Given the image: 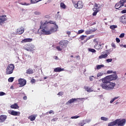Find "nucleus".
Instances as JSON below:
<instances>
[{"instance_id":"f257e3e1","label":"nucleus","mask_w":126,"mask_h":126,"mask_svg":"<svg viewBox=\"0 0 126 126\" xmlns=\"http://www.w3.org/2000/svg\"><path fill=\"white\" fill-rule=\"evenodd\" d=\"M59 29V26L56 24V22L50 21L48 22L46 21L44 23L40 22V29H38L37 32L40 34V30L41 34L43 35H51L52 33L57 32Z\"/></svg>"},{"instance_id":"f03ea898","label":"nucleus","mask_w":126,"mask_h":126,"mask_svg":"<svg viewBox=\"0 0 126 126\" xmlns=\"http://www.w3.org/2000/svg\"><path fill=\"white\" fill-rule=\"evenodd\" d=\"M118 79V75L117 74H112L103 78L99 80V81L102 80V83L100 84L101 87L102 89L105 90H113L115 86H116V83L111 82L112 80H116Z\"/></svg>"},{"instance_id":"7ed1b4c3","label":"nucleus","mask_w":126,"mask_h":126,"mask_svg":"<svg viewBox=\"0 0 126 126\" xmlns=\"http://www.w3.org/2000/svg\"><path fill=\"white\" fill-rule=\"evenodd\" d=\"M126 125V119H117L115 121L108 123V126H124Z\"/></svg>"},{"instance_id":"20e7f679","label":"nucleus","mask_w":126,"mask_h":126,"mask_svg":"<svg viewBox=\"0 0 126 126\" xmlns=\"http://www.w3.org/2000/svg\"><path fill=\"white\" fill-rule=\"evenodd\" d=\"M60 46H57L56 49L58 51L62 52L63 49V47H66L67 44H68V41L67 40H61L59 43Z\"/></svg>"},{"instance_id":"39448f33","label":"nucleus","mask_w":126,"mask_h":126,"mask_svg":"<svg viewBox=\"0 0 126 126\" xmlns=\"http://www.w3.org/2000/svg\"><path fill=\"white\" fill-rule=\"evenodd\" d=\"M14 70V64L12 63L9 64L7 67L6 74H12Z\"/></svg>"},{"instance_id":"423d86ee","label":"nucleus","mask_w":126,"mask_h":126,"mask_svg":"<svg viewBox=\"0 0 126 126\" xmlns=\"http://www.w3.org/2000/svg\"><path fill=\"white\" fill-rule=\"evenodd\" d=\"M122 1H123V0H120L119 2L116 4L115 6L116 9H118L119 10H123V9L125 8V6H124V4L122 3Z\"/></svg>"},{"instance_id":"0eeeda50","label":"nucleus","mask_w":126,"mask_h":126,"mask_svg":"<svg viewBox=\"0 0 126 126\" xmlns=\"http://www.w3.org/2000/svg\"><path fill=\"white\" fill-rule=\"evenodd\" d=\"M74 6L75 8H77L78 9L83 8V3L81 1H79L74 3Z\"/></svg>"},{"instance_id":"6e6552de","label":"nucleus","mask_w":126,"mask_h":126,"mask_svg":"<svg viewBox=\"0 0 126 126\" xmlns=\"http://www.w3.org/2000/svg\"><path fill=\"white\" fill-rule=\"evenodd\" d=\"M94 42H95V44L94 45V48L96 50H102L103 47H102V44H98V41H96V39L94 40Z\"/></svg>"},{"instance_id":"1a4fd4ad","label":"nucleus","mask_w":126,"mask_h":126,"mask_svg":"<svg viewBox=\"0 0 126 126\" xmlns=\"http://www.w3.org/2000/svg\"><path fill=\"white\" fill-rule=\"evenodd\" d=\"M6 17V15H3L2 16L0 15V25H2L7 20V19L5 18Z\"/></svg>"},{"instance_id":"9d476101","label":"nucleus","mask_w":126,"mask_h":126,"mask_svg":"<svg viewBox=\"0 0 126 126\" xmlns=\"http://www.w3.org/2000/svg\"><path fill=\"white\" fill-rule=\"evenodd\" d=\"M23 33H24V28L23 27L19 28L17 29L16 32L17 35H21V34H23Z\"/></svg>"},{"instance_id":"9b49d317","label":"nucleus","mask_w":126,"mask_h":126,"mask_svg":"<svg viewBox=\"0 0 126 126\" xmlns=\"http://www.w3.org/2000/svg\"><path fill=\"white\" fill-rule=\"evenodd\" d=\"M19 84L20 85V87H23V86H25L26 85V80L23 79H19L18 80Z\"/></svg>"},{"instance_id":"f8f14e48","label":"nucleus","mask_w":126,"mask_h":126,"mask_svg":"<svg viewBox=\"0 0 126 126\" xmlns=\"http://www.w3.org/2000/svg\"><path fill=\"white\" fill-rule=\"evenodd\" d=\"M7 119V116L5 115H0V123H4L6 119Z\"/></svg>"},{"instance_id":"ddd939ff","label":"nucleus","mask_w":126,"mask_h":126,"mask_svg":"<svg viewBox=\"0 0 126 126\" xmlns=\"http://www.w3.org/2000/svg\"><path fill=\"white\" fill-rule=\"evenodd\" d=\"M37 117V115H32L28 117V119L30 120L31 122H33V121H35L36 120V117Z\"/></svg>"},{"instance_id":"4468645a","label":"nucleus","mask_w":126,"mask_h":126,"mask_svg":"<svg viewBox=\"0 0 126 126\" xmlns=\"http://www.w3.org/2000/svg\"><path fill=\"white\" fill-rule=\"evenodd\" d=\"M54 72H61V71H64V69L58 67L54 69Z\"/></svg>"},{"instance_id":"2eb2a0df","label":"nucleus","mask_w":126,"mask_h":126,"mask_svg":"<svg viewBox=\"0 0 126 126\" xmlns=\"http://www.w3.org/2000/svg\"><path fill=\"white\" fill-rule=\"evenodd\" d=\"M120 21L122 23H126V14H124L121 17Z\"/></svg>"},{"instance_id":"dca6fc26","label":"nucleus","mask_w":126,"mask_h":126,"mask_svg":"<svg viewBox=\"0 0 126 126\" xmlns=\"http://www.w3.org/2000/svg\"><path fill=\"white\" fill-rule=\"evenodd\" d=\"M32 41H33L32 38H25L22 40L21 43H30V42H32Z\"/></svg>"},{"instance_id":"f3484780","label":"nucleus","mask_w":126,"mask_h":126,"mask_svg":"<svg viewBox=\"0 0 126 126\" xmlns=\"http://www.w3.org/2000/svg\"><path fill=\"white\" fill-rule=\"evenodd\" d=\"M9 114L12 116H18V112L15 111L14 110L9 111Z\"/></svg>"},{"instance_id":"a211bd4d","label":"nucleus","mask_w":126,"mask_h":126,"mask_svg":"<svg viewBox=\"0 0 126 126\" xmlns=\"http://www.w3.org/2000/svg\"><path fill=\"white\" fill-rule=\"evenodd\" d=\"M27 74H33L34 73V71H33V69L29 68L26 70Z\"/></svg>"},{"instance_id":"6ab92c4d","label":"nucleus","mask_w":126,"mask_h":126,"mask_svg":"<svg viewBox=\"0 0 126 126\" xmlns=\"http://www.w3.org/2000/svg\"><path fill=\"white\" fill-rule=\"evenodd\" d=\"M77 100V99L76 98H72L71 99H69L66 104H72V103H74V102L76 101Z\"/></svg>"},{"instance_id":"aec40b11","label":"nucleus","mask_w":126,"mask_h":126,"mask_svg":"<svg viewBox=\"0 0 126 126\" xmlns=\"http://www.w3.org/2000/svg\"><path fill=\"white\" fill-rule=\"evenodd\" d=\"M10 108H11V109H19V106H18L17 103H15L14 104L11 105Z\"/></svg>"},{"instance_id":"412c9836","label":"nucleus","mask_w":126,"mask_h":126,"mask_svg":"<svg viewBox=\"0 0 126 126\" xmlns=\"http://www.w3.org/2000/svg\"><path fill=\"white\" fill-rule=\"evenodd\" d=\"M84 89H85L86 91H87V92L90 93V92H92L93 91V90H92V89H91V88H90L89 87L85 86Z\"/></svg>"},{"instance_id":"4be33fe9","label":"nucleus","mask_w":126,"mask_h":126,"mask_svg":"<svg viewBox=\"0 0 126 126\" xmlns=\"http://www.w3.org/2000/svg\"><path fill=\"white\" fill-rule=\"evenodd\" d=\"M108 57V54H102L101 55L99 56V59L101 60V59H106Z\"/></svg>"},{"instance_id":"5701e85b","label":"nucleus","mask_w":126,"mask_h":126,"mask_svg":"<svg viewBox=\"0 0 126 126\" xmlns=\"http://www.w3.org/2000/svg\"><path fill=\"white\" fill-rule=\"evenodd\" d=\"M93 9L94 11L93 13V16H96V15H97V13L99 12V10H96L95 9Z\"/></svg>"},{"instance_id":"b1692460","label":"nucleus","mask_w":126,"mask_h":126,"mask_svg":"<svg viewBox=\"0 0 126 126\" xmlns=\"http://www.w3.org/2000/svg\"><path fill=\"white\" fill-rule=\"evenodd\" d=\"M121 2L123 3V5L124 6V9H126V0H122Z\"/></svg>"},{"instance_id":"393cba45","label":"nucleus","mask_w":126,"mask_h":126,"mask_svg":"<svg viewBox=\"0 0 126 126\" xmlns=\"http://www.w3.org/2000/svg\"><path fill=\"white\" fill-rule=\"evenodd\" d=\"M86 123H85V121H84V120H83V121H82L81 122H80L78 125L80 126H84V125H86Z\"/></svg>"},{"instance_id":"a878e982","label":"nucleus","mask_w":126,"mask_h":126,"mask_svg":"<svg viewBox=\"0 0 126 126\" xmlns=\"http://www.w3.org/2000/svg\"><path fill=\"white\" fill-rule=\"evenodd\" d=\"M86 37H87V35H81V36H80L79 39L80 40H81V41H83V40H84V39H85V38H86Z\"/></svg>"},{"instance_id":"bb28decb","label":"nucleus","mask_w":126,"mask_h":126,"mask_svg":"<svg viewBox=\"0 0 126 126\" xmlns=\"http://www.w3.org/2000/svg\"><path fill=\"white\" fill-rule=\"evenodd\" d=\"M88 51H89V52H91V53H96V51L94 49L89 48Z\"/></svg>"},{"instance_id":"cd10ccee","label":"nucleus","mask_w":126,"mask_h":126,"mask_svg":"<svg viewBox=\"0 0 126 126\" xmlns=\"http://www.w3.org/2000/svg\"><path fill=\"white\" fill-rule=\"evenodd\" d=\"M60 5H61V7H62V8H63L64 9H65V7H66V6L65 5V4L63 2L61 3Z\"/></svg>"},{"instance_id":"c85d7f7f","label":"nucleus","mask_w":126,"mask_h":126,"mask_svg":"<svg viewBox=\"0 0 126 126\" xmlns=\"http://www.w3.org/2000/svg\"><path fill=\"white\" fill-rule=\"evenodd\" d=\"M13 80H14V78L11 77L8 79V82H13Z\"/></svg>"},{"instance_id":"c756f323","label":"nucleus","mask_w":126,"mask_h":126,"mask_svg":"<svg viewBox=\"0 0 126 126\" xmlns=\"http://www.w3.org/2000/svg\"><path fill=\"white\" fill-rule=\"evenodd\" d=\"M103 75H104V73H103V72H99V73H97V77H100L101 76H103Z\"/></svg>"},{"instance_id":"7c9ffc66","label":"nucleus","mask_w":126,"mask_h":126,"mask_svg":"<svg viewBox=\"0 0 126 126\" xmlns=\"http://www.w3.org/2000/svg\"><path fill=\"white\" fill-rule=\"evenodd\" d=\"M117 26L115 25H112L110 26V29H112V30H114V29H116V28H117Z\"/></svg>"},{"instance_id":"2f4dec72","label":"nucleus","mask_w":126,"mask_h":126,"mask_svg":"<svg viewBox=\"0 0 126 126\" xmlns=\"http://www.w3.org/2000/svg\"><path fill=\"white\" fill-rule=\"evenodd\" d=\"M25 50H26V51H28L30 52H32L33 51L32 50V47L25 48Z\"/></svg>"},{"instance_id":"473e14b6","label":"nucleus","mask_w":126,"mask_h":126,"mask_svg":"<svg viewBox=\"0 0 126 126\" xmlns=\"http://www.w3.org/2000/svg\"><path fill=\"white\" fill-rule=\"evenodd\" d=\"M31 3H37V2H39V0H31Z\"/></svg>"},{"instance_id":"72a5a7b5","label":"nucleus","mask_w":126,"mask_h":126,"mask_svg":"<svg viewBox=\"0 0 126 126\" xmlns=\"http://www.w3.org/2000/svg\"><path fill=\"white\" fill-rule=\"evenodd\" d=\"M107 73H108V74H110V73H115L114 74H117V72L114 71L113 72L112 70H108L107 71Z\"/></svg>"},{"instance_id":"f704fd0d","label":"nucleus","mask_w":126,"mask_h":126,"mask_svg":"<svg viewBox=\"0 0 126 126\" xmlns=\"http://www.w3.org/2000/svg\"><path fill=\"white\" fill-rule=\"evenodd\" d=\"M119 97V96L115 97L114 98L112 99V100L110 101V103H113V102L115 101V100H117V99H118Z\"/></svg>"},{"instance_id":"c9c22d12","label":"nucleus","mask_w":126,"mask_h":126,"mask_svg":"<svg viewBox=\"0 0 126 126\" xmlns=\"http://www.w3.org/2000/svg\"><path fill=\"white\" fill-rule=\"evenodd\" d=\"M102 67H104V65L101 64V65H98L97 66V69H100V68H102Z\"/></svg>"},{"instance_id":"e433bc0d","label":"nucleus","mask_w":126,"mask_h":126,"mask_svg":"<svg viewBox=\"0 0 126 126\" xmlns=\"http://www.w3.org/2000/svg\"><path fill=\"white\" fill-rule=\"evenodd\" d=\"M101 120L102 121H108V118L104 117H101Z\"/></svg>"},{"instance_id":"4c0bfd02","label":"nucleus","mask_w":126,"mask_h":126,"mask_svg":"<svg viewBox=\"0 0 126 126\" xmlns=\"http://www.w3.org/2000/svg\"><path fill=\"white\" fill-rule=\"evenodd\" d=\"M20 4H22V5H29L30 3L24 2V3H20Z\"/></svg>"},{"instance_id":"58836bf2","label":"nucleus","mask_w":126,"mask_h":126,"mask_svg":"<svg viewBox=\"0 0 126 126\" xmlns=\"http://www.w3.org/2000/svg\"><path fill=\"white\" fill-rule=\"evenodd\" d=\"M83 32H84V30H80L78 31V34H82V33H83Z\"/></svg>"},{"instance_id":"ea45409f","label":"nucleus","mask_w":126,"mask_h":126,"mask_svg":"<svg viewBox=\"0 0 126 126\" xmlns=\"http://www.w3.org/2000/svg\"><path fill=\"white\" fill-rule=\"evenodd\" d=\"M85 33L87 35H89V34H91V31H86Z\"/></svg>"},{"instance_id":"a19ab883","label":"nucleus","mask_w":126,"mask_h":126,"mask_svg":"<svg viewBox=\"0 0 126 126\" xmlns=\"http://www.w3.org/2000/svg\"><path fill=\"white\" fill-rule=\"evenodd\" d=\"M113 61V59H108L106 60V62L107 63H112V61Z\"/></svg>"},{"instance_id":"79ce46f5","label":"nucleus","mask_w":126,"mask_h":126,"mask_svg":"<svg viewBox=\"0 0 126 126\" xmlns=\"http://www.w3.org/2000/svg\"><path fill=\"white\" fill-rule=\"evenodd\" d=\"M84 122L85 123H86V124H88V123H90L91 122V120H86L85 121H84Z\"/></svg>"},{"instance_id":"37998d69","label":"nucleus","mask_w":126,"mask_h":126,"mask_svg":"<svg viewBox=\"0 0 126 126\" xmlns=\"http://www.w3.org/2000/svg\"><path fill=\"white\" fill-rule=\"evenodd\" d=\"M78 118H80V117L78 116H75L71 117V119H78Z\"/></svg>"},{"instance_id":"c03bdc74","label":"nucleus","mask_w":126,"mask_h":126,"mask_svg":"<svg viewBox=\"0 0 126 126\" xmlns=\"http://www.w3.org/2000/svg\"><path fill=\"white\" fill-rule=\"evenodd\" d=\"M120 38H124L125 37V33H121L120 36H119Z\"/></svg>"},{"instance_id":"a18cd8bd","label":"nucleus","mask_w":126,"mask_h":126,"mask_svg":"<svg viewBox=\"0 0 126 126\" xmlns=\"http://www.w3.org/2000/svg\"><path fill=\"white\" fill-rule=\"evenodd\" d=\"M4 95H5V93L2 92H0V96H3Z\"/></svg>"},{"instance_id":"49530a36","label":"nucleus","mask_w":126,"mask_h":126,"mask_svg":"<svg viewBox=\"0 0 126 126\" xmlns=\"http://www.w3.org/2000/svg\"><path fill=\"white\" fill-rule=\"evenodd\" d=\"M116 41L117 42V43H120V42H121V40H120V38L117 37L116 38Z\"/></svg>"},{"instance_id":"de8ad7c7","label":"nucleus","mask_w":126,"mask_h":126,"mask_svg":"<svg viewBox=\"0 0 126 126\" xmlns=\"http://www.w3.org/2000/svg\"><path fill=\"white\" fill-rule=\"evenodd\" d=\"M58 95H59L60 96H63V92H60L58 93Z\"/></svg>"},{"instance_id":"09e8293b","label":"nucleus","mask_w":126,"mask_h":126,"mask_svg":"<svg viewBox=\"0 0 126 126\" xmlns=\"http://www.w3.org/2000/svg\"><path fill=\"white\" fill-rule=\"evenodd\" d=\"M121 13L122 14H125L126 13V9H123L122 11H121Z\"/></svg>"},{"instance_id":"8fccbe9b","label":"nucleus","mask_w":126,"mask_h":126,"mask_svg":"<svg viewBox=\"0 0 126 126\" xmlns=\"http://www.w3.org/2000/svg\"><path fill=\"white\" fill-rule=\"evenodd\" d=\"M35 82H36V81L34 79H32L31 80V83H35Z\"/></svg>"},{"instance_id":"3c124183","label":"nucleus","mask_w":126,"mask_h":126,"mask_svg":"<svg viewBox=\"0 0 126 126\" xmlns=\"http://www.w3.org/2000/svg\"><path fill=\"white\" fill-rule=\"evenodd\" d=\"M109 53H110L109 50H105V54H106V55H108V54H109Z\"/></svg>"},{"instance_id":"603ef678","label":"nucleus","mask_w":126,"mask_h":126,"mask_svg":"<svg viewBox=\"0 0 126 126\" xmlns=\"http://www.w3.org/2000/svg\"><path fill=\"white\" fill-rule=\"evenodd\" d=\"M90 39H91L90 37H89L87 38L86 40H85V41H84L85 43H86V42H87V41H88V40H90Z\"/></svg>"},{"instance_id":"864d4df0","label":"nucleus","mask_w":126,"mask_h":126,"mask_svg":"<svg viewBox=\"0 0 126 126\" xmlns=\"http://www.w3.org/2000/svg\"><path fill=\"white\" fill-rule=\"evenodd\" d=\"M111 46H112V47H113V48H116V45L115 44V43H112V44H111Z\"/></svg>"},{"instance_id":"5fc2aeb1","label":"nucleus","mask_w":126,"mask_h":126,"mask_svg":"<svg viewBox=\"0 0 126 126\" xmlns=\"http://www.w3.org/2000/svg\"><path fill=\"white\" fill-rule=\"evenodd\" d=\"M23 99L24 100H27V96L26 95H25V96H24V97H23Z\"/></svg>"},{"instance_id":"6e6d98bb","label":"nucleus","mask_w":126,"mask_h":126,"mask_svg":"<svg viewBox=\"0 0 126 126\" xmlns=\"http://www.w3.org/2000/svg\"><path fill=\"white\" fill-rule=\"evenodd\" d=\"M49 114H54V111H53V110H50V111H49Z\"/></svg>"},{"instance_id":"4d7b16f0","label":"nucleus","mask_w":126,"mask_h":126,"mask_svg":"<svg viewBox=\"0 0 126 126\" xmlns=\"http://www.w3.org/2000/svg\"><path fill=\"white\" fill-rule=\"evenodd\" d=\"M92 77H94V76H92L90 77V80L91 81H92L93 80V78H92Z\"/></svg>"},{"instance_id":"13d9d810","label":"nucleus","mask_w":126,"mask_h":126,"mask_svg":"<svg viewBox=\"0 0 126 126\" xmlns=\"http://www.w3.org/2000/svg\"><path fill=\"white\" fill-rule=\"evenodd\" d=\"M71 32H70V31H68L66 32V34H67L68 35H69Z\"/></svg>"},{"instance_id":"bf43d9fd","label":"nucleus","mask_w":126,"mask_h":126,"mask_svg":"<svg viewBox=\"0 0 126 126\" xmlns=\"http://www.w3.org/2000/svg\"><path fill=\"white\" fill-rule=\"evenodd\" d=\"M94 6H95V7H96V8H97V7H98V4L95 3L94 4Z\"/></svg>"},{"instance_id":"052dcab7","label":"nucleus","mask_w":126,"mask_h":126,"mask_svg":"<svg viewBox=\"0 0 126 126\" xmlns=\"http://www.w3.org/2000/svg\"><path fill=\"white\" fill-rule=\"evenodd\" d=\"M93 9H96V10H98V7L96 8V7H94V8H93Z\"/></svg>"},{"instance_id":"680f3d73","label":"nucleus","mask_w":126,"mask_h":126,"mask_svg":"<svg viewBox=\"0 0 126 126\" xmlns=\"http://www.w3.org/2000/svg\"><path fill=\"white\" fill-rule=\"evenodd\" d=\"M49 17H50V16H49L48 15L45 16V18H49Z\"/></svg>"},{"instance_id":"e2e57ef3","label":"nucleus","mask_w":126,"mask_h":126,"mask_svg":"<svg viewBox=\"0 0 126 126\" xmlns=\"http://www.w3.org/2000/svg\"><path fill=\"white\" fill-rule=\"evenodd\" d=\"M76 59H79L80 56L79 55L76 56Z\"/></svg>"},{"instance_id":"0e129e2a","label":"nucleus","mask_w":126,"mask_h":126,"mask_svg":"<svg viewBox=\"0 0 126 126\" xmlns=\"http://www.w3.org/2000/svg\"><path fill=\"white\" fill-rule=\"evenodd\" d=\"M44 79H47V77H44Z\"/></svg>"},{"instance_id":"69168bd1","label":"nucleus","mask_w":126,"mask_h":126,"mask_svg":"<svg viewBox=\"0 0 126 126\" xmlns=\"http://www.w3.org/2000/svg\"><path fill=\"white\" fill-rule=\"evenodd\" d=\"M70 57H71V58H73V55H71V56H70Z\"/></svg>"},{"instance_id":"338daca9","label":"nucleus","mask_w":126,"mask_h":126,"mask_svg":"<svg viewBox=\"0 0 126 126\" xmlns=\"http://www.w3.org/2000/svg\"><path fill=\"white\" fill-rule=\"evenodd\" d=\"M124 48H126V45H124Z\"/></svg>"},{"instance_id":"774afa93","label":"nucleus","mask_w":126,"mask_h":126,"mask_svg":"<svg viewBox=\"0 0 126 126\" xmlns=\"http://www.w3.org/2000/svg\"><path fill=\"white\" fill-rule=\"evenodd\" d=\"M116 105H117V104H119V102H116Z\"/></svg>"}]
</instances>
